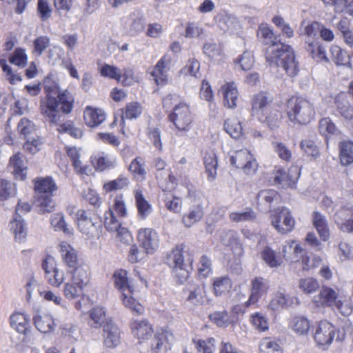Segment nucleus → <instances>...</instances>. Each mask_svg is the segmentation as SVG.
I'll return each instance as SVG.
<instances>
[{"label": "nucleus", "instance_id": "obj_1", "mask_svg": "<svg viewBox=\"0 0 353 353\" xmlns=\"http://www.w3.org/2000/svg\"><path fill=\"white\" fill-rule=\"evenodd\" d=\"M258 37L268 46L265 58L270 65L281 68L289 76L294 77L299 72V63L295 60L292 48L278 40L272 30L267 24L259 26Z\"/></svg>", "mask_w": 353, "mask_h": 353}, {"label": "nucleus", "instance_id": "obj_2", "mask_svg": "<svg viewBox=\"0 0 353 353\" xmlns=\"http://www.w3.org/2000/svg\"><path fill=\"white\" fill-rule=\"evenodd\" d=\"M46 95L41 100V113L51 123L58 124L63 121L62 114H68L73 108L74 97L67 90L61 91L56 83L44 82Z\"/></svg>", "mask_w": 353, "mask_h": 353}, {"label": "nucleus", "instance_id": "obj_3", "mask_svg": "<svg viewBox=\"0 0 353 353\" xmlns=\"http://www.w3.org/2000/svg\"><path fill=\"white\" fill-rule=\"evenodd\" d=\"M287 115L294 124L309 123L315 114L314 107L308 100L301 97H291L287 102Z\"/></svg>", "mask_w": 353, "mask_h": 353}, {"label": "nucleus", "instance_id": "obj_4", "mask_svg": "<svg viewBox=\"0 0 353 353\" xmlns=\"http://www.w3.org/2000/svg\"><path fill=\"white\" fill-rule=\"evenodd\" d=\"M59 252L68 274H76L81 269L84 270L86 274H90L89 266L79 258L77 251L70 243L61 242L59 244Z\"/></svg>", "mask_w": 353, "mask_h": 353}, {"label": "nucleus", "instance_id": "obj_5", "mask_svg": "<svg viewBox=\"0 0 353 353\" xmlns=\"http://www.w3.org/2000/svg\"><path fill=\"white\" fill-rule=\"evenodd\" d=\"M168 118L179 132H188L194 121L190 108L185 102H179L176 104Z\"/></svg>", "mask_w": 353, "mask_h": 353}, {"label": "nucleus", "instance_id": "obj_6", "mask_svg": "<svg viewBox=\"0 0 353 353\" xmlns=\"http://www.w3.org/2000/svg\"><path fill=\"white\" fill-rule=\"evenodd\" d=\"M71 279L64 283L63 293L68 299L72 300L80 296L89 283L90 274L81 269L79 272L70 274Z\"/></svg>", "mask_w": 353, "mask_h": 353}, {"label": "nucleus", "instance_id": "obj_7", "mask_svg": "<svg viewBox=\"0 0 353 353\" xmlns=\"http://www.w3.org/2000/svg\"><path fill=\"white\" fill-rule=\"evenodd\" d=\"M76 218L78 229L87 236H93L101 225L99 217L91 210H78Z\"/></svg>", "mask_w": 353, "mask_h": 353}, {"label": "nucleus", "instance_id": "obj_8", "mask_svg": "<svg viewBox=\"0 0 353 353\" xmlns=\"http://www.w3.org/2000/svg\"><path fill=\"white\" fill-rule=\"evenodd\" d=\"M166 263L172 268L173 275L180 283H183L189 276V266L184 262L182 248L177 246L168 255Z\"/></svg>", "mask_w": 353, "mask_h": 353}, {"label": "nucleus", "instance_id": "obj_9", "mask_svg": "<svg viewBox=\"0 0 353 353\" xmlns=\"http://www.w3.org/2000/svg\"><path fill=\"white\" fill-rule=\"evenodd\" d=\"M230 163L236 168H241L247 175H253L258 168V163L253 155L246 149L235 151L230 156Z\"/></svg>", "mask_w": 353, "mask_h": 353}, {"label": "nucleus", "instance_id": "obj_10", "mask_svg": "<svg viewBox=\"0 0 353 353\" xmlns=\"http://www.w3.org/2000/svg\"><path fill=\"white\" fill-rule=\"evenodd\" d=\"M272 226L281 234L292 230L295 220L289 209L285 207L277 208L271 216Z\"/></svg>", "mask_w": 353, "mask_h": 353}, {"label": "nucleus", "instance_id": "obj_11", "mask_svg": "<svg viewBox=\"0 0 353 353\" xmlns=\"http://www.w3.org/2000/svg\"><path fill=\"white\" fill-rule=\"evenodd\" d=\"M336 328L329 321L324 320L320 321L315 328L314 340L316 345L326 349L332 343Z\"/></svg>", "mask_w": 353, "mask_h": 353}, {"label": "nucleus", "instance_id": "obj_12", "mask_svg": "<svg viewBox=\"0 0 353 353\" xmlns=\"http://www.w3.org/2000/svg\"><path fill=\"white\" fill-rule=\"evenodd\" d=\"M301 170L298 165H292L288 171L284 169L276 170L274 176V182L283 188H295L296 182L299 179Z\"/></svg>", "mask_w": 353, "mask_h": 353}, {"label": "nucleus", "instance_id": "obj_13", "mask_svg": "<svg viewBox=\"0 0 353 353\" xmlns=\"http://www.w3.org/2000/svg\"><path fill=\"white\" fill-rule=\"evenodd\" d=\"M173 341L174 336L170 330L167 327L158 329L151 341L152 353H166Z\"/></svg>", "mask_w": 353, "mask_h": 353}, {"label": "nucleus", "instance_id": "obj_14", "mask_svg": "<svg viewBox=\"0 0 353 353\" xmlns=\"http://www.w3.org/2000/svg\"><path fill=\"white\" fill-rule=\"evenodd\" d=\"M184 292L188 294L185 301L191 307L201 305L208 302L205 286L203 284H188L184 289Z\"/></svg>", "mask_w": 353, "mask_h": 353}, {"label": "nucleus", "instance_id": "obj_15", "mask_svg": "<svg viewBox=\"0 0 353 353\" xmlns=\"http://www.w3.org/2000/svg\"><path fill=\"white\" fill-rule=\"evenodd\" d=\"M137 239L148 254L153 253L159 247V236L152 228H141L137 233Z\"/></svg>", "mask_w": 353, "mask_h": 353}, {"label": "nucleus", "instance_id": "obj_16", "mask_svg": "<svg viewBox=\"0 0 353 353\" xmlns=\"http://www.w3.org/2000/svg\"><path fill=\"white\" fill-rule=\"evenodd\" d=\"M172 57L167 53L164 54L154 65L151 75L157 85H163L168 81V72L170 69Z\"/></svg>", "mask_w": 353, "mask_h": 353}, {"label": "nucleus", "instance_id": "obj_17", "mask_svg": "<svg viewBox=\"0 0 353 353\" xmlns=\"http://www.w3.org/2000/svg\"><path fill=\"white\" fill-rule=\"evenodd\" d=\"M220 240L224 245L231 248L236 259H239L243 255V248L236 231L232 230L223 231L220 235Z\"/></svg>", "mask_w": 353, "mask_h": 353}, {"label": "nucleus", "instance_id": "obj_18", "mask_svg": "<svg viewBox=\"0 0 353 353\" xmlns=\"http://www.w3.org/2000/svg\"><path fill=\"white\" fill-rule=\"evenodd\" d=\"M103 344L108 348H114L121 342V332L117 325L112 320L107 321L103 325Z\"/></svg>", "mask_w": 353, "mask_h": 353}, {"label": "nucleus", "instance_id": "obj_19", "mask_svg": "<svg viewBox=\"0 0 353 353\" xmlns=\"http://www.w3.org/2000/svg\"><path fill=\"white\" fill-rule=\"evenodd\" d=\"M9 168L16 179L24 180L27 175V163L24 156L17 152L10 158Z\"/></svg>", "mask_w": 353, "mask_h": 353}, {"label": "nucleus", "instance_id": "obj_20", "mask_svg": "<svg viewBox=\"0 0 353 353\" xmlns=\"http://www.w3.org/2000/svg\"><path fill=\"white\" fill-rule=\"evenodd\" d=\"M135 204L137 208L138 217L142 220L146 219L152 212V205L145 199L141 188H138L134 191Z\"/></svg>", "mask_w": 353, "mask_h": 353}, {"label": "nucleus", "instance_id": "obj_21", "mask_svg": "<svg viewBox=\"0 0 353 353\" xmlns=\"http://www.w3.org/2000/svg\"><path fill=\"white\" fill-rule=\"evenodd\" d=\"M279 199L278 192L273 189L261 190L257 194V207L263 212H269L272 204Z\"/></svg>", "mask_w": 353, "mask_h": 353}, {"label": "nucleus", "instance_id": "obj_22", "mask_svg": "<svg viewBox=\"0 0 353 353\" xmlns=\"http://www.w3.org/2000/svg\"><path fill=\"white\" fill-rule=\"evenodd\" d=\"M337 110L341 115L346 119H353V99L352 97L341 93L336 97Z\"/></svg>", "mask_w": 353, "mask_h": 353}, {"label": "nucleus", "instance_id": "obj_23", "mask_svg": "<svg viewBox=\"0 0 353 353\" xmlns=\"http://www.w3.org/2000/svg\"><path fill=\"white\" fill-rule=\"evenodd\" d=\"M223 104L228 108H235L239 100V92L234 82H228L222 85Z\"/></svg>", "mask_w": 353, "mask_h": 353}, {"label": "nucleus", "instance_id": "obj_24", "mask_svg": "<svg viewBox=\"0 0 353 353\" xmlns=\"http://www.w3.org/2000/svg\"><path fill=\"white\" fill-rule=\"evenodd\" d=\"M10 230L17 241H23L27 236L28 228L24 219L19 214H15L9 223Z\"/></svg>", "mask_w": 353, "mask_h": 353}, {"label": "nucleus", "instance_id": "obj_25", "mask_svg": "<svg viewBox=\"0 0 353 353\" xmlns=\"http://www.w3.org/2000/svg\"><path fill=\"white\" fill-rule=\"evenodd\" d=\"M83 117L86 125L93 128L102 123L106 118V114L101 108L87 106L84 110Z\"/></svg>", "mask_w": 353, "mask_h": 353}, {"label": "nucleus", "instance_id": "obj_26", "mask_svg": "<svg viewBox=\"0 0 353 353\" xmlns=\"http://www.w3.org/2000/svg\"><path fill=\"white\" fill-rule=\"evenodd\" d=\"M131 330L133 335L139 341L148 339L152 333V325L146 320H134L131 323Z\"/></svg>", "mask_w": 353, "mask_h": 353}, {"label": "nucleus", "instance_id": "obj_27", "mask_svg": "<svg viewBox=\"0 0 353 353\" xmlns=\"http://www.w3.org/2000/svg\"><path fill=\"white\" fill-rule=\"evenodd\" d=\"M338 294L335 290L329 287H323L318 296H314V301L317 305L333 307L337 300Z\"/></svg>", "mask_w": 353, "mask_h": 353}, {"label": "nucleus", "instance_id": "obj_28", "mask_svg": "<svg viewBox=\"0 0 353 353\" xmlns=\"http://www.w3.org/2000/svg\"><path fill=\"white\" fill-rule=\"evenodd\" d=\"M268 289V284L265 279L261 277L255 278L252 281L251 294L246 305L255 303L265 294Z\"/></svg>", "mask_w": 353, "mask_h": 353}, {"label": "nucleus", "instance_id": "obj_29", "mask_svg": "<svg viewBox=\"0 0 353 353\" xmlns=\"http://www.w3.org/2000/svg\"><path fill=\"white\" fill-rule=\"evenodd\" d=\"M215 19L219 27L224 32H233L239 26L236 17L225 11L221 12Z\"/></svg>", "mask_w": 353, "mask_h": 353}, {"label": "nucleus", "instance_id": "obj_30", "mask_svg": "<svg viewBox=\"0 0 353 353\" xmlns=\"http://www.w3.org/2000/svg\"><path fill=\"white\" fill-rule=\"evenodd\" d=\"M258 119L261 122L266 123L271 130H275L279 128L281 122L282 113L272 105Z\"/></svg>", "mask_w": 353, "mask_h": 353}, {"label": "nucleus", "instance_id": "obj_31", "mask_svg": "<svg viewBox=\"0 0 353 353\" xmlns=\"http://www.w3.org/2000/svg\"><path fill=\"white\" fill-rule=\"evenodd\" d=\"M10 327L18 333H26L30 327L27 316L22 312H14L9 318Z\"/></svg>", "mask_w": 353, "mask_h": 353}, {"label": "nucleus", "instance_id": "obj_32", "mask_svg": "<svg viewBox=\"0 0 353 353\" xmlns=\"http://www.w3.org/2000/svg\"><path fill=\"white\" fill-rule=\"evenodd\" d=\"M34 325L42 333L47 334L52 331L56 325L54 319L48 314H39L33 317Z\"/></svg>", "mask_w": 353, "mask_h": 353}, {"label": "nucleus", "instance_id": "obj_33", "mask_svg": "<svg viewBox=\"0 0 353 353\" xmlns=\"http://www.w3.org/2000/svg\"><path fill=\"white\" fill-rule=\"evenodd\" d=\"M307 52L312 58L317 62H328L325 47L316 41H305Z\"/></svg>", "mask_w": 353, "mask_h": 353}, {"label": "nucleus", "instance_id": "obj_34", "mask_svg": "<svg viewBox=\"0 0 353 353\" xmlns=\"http://www.w3.org/2000/svg\"><path fill=\"white\" fill-rule=\"evenodd\" d=\"M303 249L294 241H285L282 248L283 257L291 262L299 261V255L303 252Z\"/></svg>", "mask_w": 353, "mask_h": 353}, {"label": "nucleus", "instance_id": "obj_35", "mask_svg": "<svg viewBox=\"0 0 353 353\" xmlns=\"http://www.w3.org/2000/svg\"><path fill=\"white\" fill-rule=\"evenodd\" d=\"M270 100L266 93L260 92L254 96L252 99V113L258 118L264 114L272 105L270 104Z\"/></svg>", "mask_w": 353, "mask_h": 353}, {"label": "nucleus", "instance_id": "obj_36", "mask_svg": "<svg viewBox=\"0 0 353 353\" xmlns=\"http://www.w3.org/2000/svg\"><path fill=\"white\" fill-rule=\"evenodd\" d=\"M207 179L209 181H214L217 174L218 161L216 154L213 151L207 152L203 157Z\"/></svg>", "mask_w": 353, "mask_h": 353}, {"label": "nucleus", "instance_id": "obj_37", "mask_svg": "<svg viewBox=\"0 0 353 353\" xmlns=\"http://www.w3.org/2000/svg\"><path fill=\"white\" fill-rule=\"evenodd\" d=\"M35 190L41 195H53L57 190V186L52 177L41 178L34 183Z\"/></svg>", "mask_w": 353, "mask_h": 353}, {"label": "nucleus", "instance_id": "obj_38", "mask_svg": "<svg viewBox=\"0 0 353 353\" xmlns=\"http://www.w3.org/2000/svg\"><path fill=\"white\" fill-rule=\"evenodd\" d=\"M325 6L333 7L335 12L353 17V0H322Z\"/></svg>", "mask_w": 353, "mask_h": 353}, {"label": "nucleus", "instance_id": "obj_39", "mask_svg": "<svg viewBox=\"0 0 353 353\" xmlns=\"http://www.w3.org/2000/svg\"><path fill=\"white\" fill-rule=\"evenodd\" d=\"M339 159L342 165L347 166L353 163V141H344L339 143Z\"/></svg>", "mask_w": 353, "mask_h": 353}, {"label": "nucleus", "instance_id": "obj_40", "mask_svg": "<svg viewBox=\"0 0 353 353\" xmlns=\"http://www.w3.org/2000/svg\"><path fill=\"white\" fill-rule=\"evenodd\" d=\"M51 226L54 231H62L64 234L70 235L73 233V229L69 228L65 220V216L62 212L54 213L51 215L50 219Z\"/></svg>", "mask_w": 353, "mask_h": 353}, {"label": "nucleus", "instance_id": "obj_41", "mask_svg": "<svg viewBox=\"0 0 353 353\" xmlns=\"http://www.w3.org/2000/svg\"><path fill=\"white\" fill-rule=\"evenodd\" d=\"M313 224L321 239L324 241H327L330 237V231L325 217L318 212H314Z\"/></svg>", "mask_w": 353, "mask_h": 353}, {"label": "nucleus", "instance_id": "obj_42", "mask_svg": "<svg viewBox=\"0 0 353 353\" xmlns=\"http://www.w3.org/2000/svg\"><path fill=\"white\" fill-rule=\"evenodd\" d=\"M203 216V206L201 203L196 206H193L190 212L183 216V223L187 228L192 227L194 224L199 222Z\"/></svg>", "mask_w": 353, "mask_h": 353}, {"label": "nucleus", "instance_id": "obj_43", "mask_svg": "<svg viewBox=\"0 0 353 353\" xmlns=\"http://www.w3.org/2000/svg\"><path fill=\"white\" fill-rule=\"evenodd\" d=\"M330 51L333 61L337 65L351 67L350 57L345 50L341 49L338 46H332Z\"/></svg>", "mask_w": 353, "mask_h": 353}, {"label": "nucleus", "instance_id": "obj_44", "mask_svg": "<svg viewBox=\"0 0 353 353\" xmlns=\"http://www.w3.org/2000/svg\"><path fill=\"white\" fill-rule=\"evenodd\" d=\"M127 20L130 23L129 32L132 35H137L142 32L145 28V18L139 13L132 12Z\"/></svg>", "mask_w": 353, "mask_h": 353}, {"label": "nucleus", "instance_id": "obj_45", "mask_svg": "<svg viewBox=\"0 0 353 353\" xmlns=\"http://www.w3.org/2000/svg\"><path fill=\"white\" fill-rule=\"evenodd\" d=\"M53 195H40L36 201V208L38 213L46 214L54 211L56 203L52 198Z\"/></svg>", "mask_w": 353, "mask_h": 353}, {"label": "nucleus", "instance_id": "obj_46", "mask_svg": "<svg viewBox=\"0 0 353 353\" xmlns=\"http://www.w3.org/2000/svg\"><path fill=\"white\" fill-rule=\"evenodd\" d=\"M106 323L105 311L102 307H94L90 311L89 324L94 328H99Z\"/></svg>", "mask_w": 353, "mask_h": 353}, {"label": "nucleus", "instance_id": "obj_47", "mask_svg": "<svg viewBox=\"0 0 353 353\" xmlns=\"http://www.w3.org/2000/svg\"><path fill=\"white\" fill-rule=\"evenodd\" d=\"M133 290H129L125 292H121V299L123 305L130 308L134 313L137 314H141L143 311V307L132 296Z\"/></svg>", "mask_w": 353, "mask_h": 353}, {"label": "nucleus", "instance_id": "obj_48", "mask_svg": "<svg viewBox=\"0 0 353 353\" xmlns=\"http://www.w3.org/2000/svg\"><path fill=\"white\" fill-rule=\"evenodd\" d=\"M129 183V179L121 174L116 179L105 183L103 185V189L106 192L123 190L128 187Z\"/></svg>", "mask_w": 353, "mask_h": 353}, {"label": "nucleus", "instance_id": "obj_49", "mask_svg": "<svg viewBox=\"0 0 353 353\" xmlns=\"http://www.w3.org/2000/svg\"><path fill=\"white\" fill-rule=\"evenodd\" d=\"M113 279L115 287L121 292L132 289L129 285L128 272L126 270L121 269L115 271L113 274Z\"/></svg>", "mask_w": 353, "mask_h": 353}, {"label": "nucleus", "instance_id": "obj_50", "mask_svg": "<svg viewBox=\"0 0 353 353\" xmlns=\"http://www.w3.org/2000/svg\"><path fill=\"white\" fill-rule=\"evenodd\" d=\"M255 218V212L250 208H246L243 210L231 212L229 214L230 220L235 223L252 221Z\"/></svg>", "mask_w": 353, "mask_h": 353}, {"label": "nucleus", "instance_id": "obj_51", "mask_svg": "<svg viewBox=\"0 0 353 353\" xmlns=\"http://www.w3.org/2000/svg\"><path fill=\"white\" fill-rule=\"evenodd\" d=\"M224 129L234 139L240 137L243 132L241 122L236 117L226 119L224 123Z\"/></svg>", "mask_w": 353, "mask_h": 353}, {"label": "nucleus", "instance_id": "obj_52", "mask_svg": "<svg viewBox=\"0 0 353 353\" xmlns=\"http://www.w3.org/2000/svg\"><path fill=\"white\" fill-rule=\"evenodd\" d=\"M261 256L270 268H276L283 263L282 257L278 255L274 250L268 246L263 248L261 252Z\"/></svg>", "mask_w": 353, "mask_h": 353}, {"label": "nucleus", "instance_id": "obj_53", "mask_svg": "<svg viewBox=\"0 0 353 353\" xmlns=\"http://www.w3.org/2000/svg\"><path fill=\"white\" fill-rule=\"evenodd\" d=\"M290 327L298 335H306L310 327L307 319L303 316H296L290 322Z\"/></svg>", "mask_w": 353, "mask_h": 353}, {"label": "nucleus", "instance_id": "obj_54", "mask_svg": "<svg viewBox=\"0 0 353 353\" xmlns=\"http://www.w3.org/2000/svg\"><path fill=\"white\" fill-rule=\"evenodd\" d=\"M319 132L327 138L332 135H337L340 131L329 117L321 119L319 123Z\"/></svg>", "mask_w": 353, "mask_h": 353}, {"label": "nucleus", "instance_id": "obj_55", "mask_svg": "<svg viewBox=\"0 0 353 353\" xmlns=\"http://www.w3.org/2000/svg\"><path fill=\"white\" fill-rule=\"evenodd\" d=\"M121 121L124 123V119H137L142 112V108L137 102H132L126 105L125 110H121Z\"/></svg>", "mask_w": 353, "mask_h": 353}, {"label": "nucleus", "instance_id": "obj_56", "mask_svg": "<svg viewBox=\"0 0 353 353\" xmlns=\"http://www.w3.org/2000/svg\"><path fill=\"white\" fill-rule=\"evenodd\" d=\"M17 194L15 184L6 179H0V201L8 200Z\"/></svg>", "mask_w": 353, "mask_h": 353}, {"label": "nucleus", "instance_id": "obj_57", "mask_svg": "<svg viewBox=\"0 0 353 353\" xmlns=\"http://www.w3.org/2000/svg\"><path fill=\"white\" fill-rule=\"evenodd\" d=\"M92 163L97 170L104 171L114 168L116 165V161L114 159L105 156L94 157L92 159Z\"/></svg>", "mask_w": 353, "mask_h": 353}, {"label": "nucleus", "instance_id": "obj_58", "mask_svg": "<svg viewBox=\"0 0 353 353\" xmlns=\"http://www.w3.org/2000/svg\"><path fill=\"white\" fill-rule=\"evenodd\" d=\"M260 353H283L280 345L274 339L266 337L259 343Z\"/></svg>", "mask_w": 353, "mask_h": 353}, {"label": "nucleus", "instance_id": "obj_59", "mask_svg": "<svg viewBox=\"0 0 353 353\" xmlns=\"http://www.w3.org/2000/svg\"><path fill=\"white\" fill-rule=\"evenodd\" d=\"M232 288L231 280L228 276L216 278L213 282L214 293L216 296H221Z\"/></svg>", "mask_w": 353, "mask_h": 353}, {"label": "nucleus", "instance_id": "obj_60", "mask_svg": "<svg viewBox=\"0 0 353 353\" xmlns=\"http://www.w3.org/2000/svg\"><path fill=\"white\" fill-rule=\"evenodd\" d=\"M104 225L110 232H115L121 225V223L114 215L112 208H109L104 214Z\"/></svg>", "mask_w": 353, "mask_h": 353}, {"label": "nucleus", "instance_id": "obj_61", "mask_svg": "<svg viewBox=\"0 0 353 353\" xmlns=\"http://www.w3.org/2000/svg\"><path fill=\"white\" fill-rule=\"evenodd\" d=\"M145 161L141 157H137L129 165V171L135 176H139L144 179L146 174Z\"/></svg>", "mask_w": 353, "mask_h": 353}, {"label": "nucleus", "instance_id": "obj_62", "mask_svg": "<svg viewBox=\"0 0 353 353\" xmlns=\"http://www.w3.org/2000/svg\"><path fill=\"white\" fill-rule=\"evenodd\" d=\"M209 318L220 327H226L230 324L229 315L225 310L214 312L209 315Z\"/></svg>", "mask_w": 353, "mask_h": 353}, {"label": "nucleus", "instance_id": "obj_63", "mask_svg": "<svg viewBox=\"0 0 353 353\" xmlns=\"http://www.w3.org/2000/svg\"><path fill=\"white\" fill-rule=\"evenodd\" d=\"M166 208L174 213H178L181 211L182 201L179 197L175 196L172 194H167L163 199Z\"/></svg>", "mask_w": 353, "mask_h": 353}, {"label": "nucleus", "instance_id": "obj_64", "mask_svg": "<svg viewBox=\"0 0 353 353\" xmlns=\"http://www.w3.org/2000/svg\"><path fill=\"white\" fill-rule=\"evenodd\" d=\"M45 278L50 285L59 288L65 281V273L57 268L52 272L47 274Z\"/></svg>", "mask_w": 353, "mask_h": 353}]
</instances>
